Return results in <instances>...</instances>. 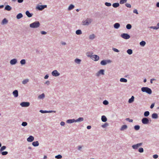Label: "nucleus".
Segmentation results:
<instances>
[{"instance_id": "nucleus-13", "label": "nucleus", "mask_w": 159, "mask_h": 159, "mask_svg": "<svg viewBox=\"0 0 159 159\" xmlns=\"http://www.w3.org/2000/svg\"><path fill=\"white\" fill-rule=\"evenodd\" d=\"M17 62V60L14 59L11 60L10 62V63L11 65H14Z\"/></svg>"}, {"instance_id": "nucleus-12", "label": "nucleus", "mask_w": 159, "mask_h": 159, "mask_svg": "<svg viewBox=\"0 0 159 159\" xmlns=\"http://www.w3.org/2000/svg\"><path fill=\"white\" fill-rule=\"evenodd\" d=\"M34 137L33 136H30L27 138V140L28 142H31L34 140Z\"/></svg>"}, {"instance_id": "nucleus-26", "label": "nucleus", "mask_w": 159, "mask_h": 159, "mask_svg": "<svg viewBox=\"0 0 159 159\" xmlns=\"http://www.w3.org/2000/svg\"><path fill=\"white\" fill-rule=\"evenodd\" d=\"M112 6L114 7H117L119 6V4L118 3H115L113 4Z\"/></svg>"}, {"instance_id": "nucleus-47", "label": "nucleus", "mask_w": 159, "mask_h": 159, "mask_svg": "<svg viewBox=\"0 0 159 159\" xmlns=\"http://www.w3.org/2000/svg\"><path fill=\"white\" fill-rule=\"evenodd\" d=\"M139 151L140 152H143V148H140L139 149Z\"/></svg>"}, {"instance_id": "nucleus-55", "label": "nucleus", "mask_w": 159, "mask_h": 159, "mask_svg": "<svg viewBox=\"0 0 159 159\" xmlns=\"http://www.w3.org/2000/svg\"><path fill=\"white\" fill-rule=\"evenodd\" d=\"M158 157V156L157 154L154 155L153 156V158L155 159L157 158Z\"/></svg>"}, {"instance_id": "nucleus-61", "label": "nucleus", "mask_w": 159, "mask_h": 159, "mask_svg": "<svg viewBox=\"0 0 159 159\" xmlns=\"http://www.w3.org/2000/svg\"><path fill=\"white\" fill-rule=\"evenodd\" d=\"M23 1V0H18L19 3H21Z\"/></svg>"}, {"instance_id": "nucleus-10", "label": "nucleus", "mask_w": 159, "mask_h": 159, "mask_svg": "<svg viewBox=\"0 0 159 159\" xmlns=\"http://www.w3.org/2000/svg\"><path fill=\"white\" fill-rule=\"evenodd\" d=\"M52 75L53 76H57L60 75L57 70H54L52 72Z\"/></svg>"}, {"instance_id": "nucleus-8", "label": "nucleus", "mask_w": 159, "mask_h": 159, "mask_svg": "<svg viewBox=\"0 0 159 159\" xmlns=\"http://www.w3.org/2000/svg\"><path fill=\"white\" fill-rule=\"evenodd\" d=\"M20 105L22 107H27L30 105V103L29 102H23L20 103Z\"/></svg>"}, {"instance_id": "nucleus-45", "label": "nucleus", "mask_w": 159, "mask_h": 159, "mask_svg": "<svg viewBox=\"0 0 159 159\" xmlns=\"http://www.w3.org/2000/svg\"><path fill=\"white\" fill-rule=\"evenodd\" d=\"M104 70H100V71L98 72V73L99 74H101L102 75H104Z\"/></svg>"}, {"instance_id": "nucleus-62", "label": "nucleus", "mask_w": 159, "mask_h": 159, "mask_svg": "<svg viewBox=\"0 0 159 159\" xmlns=\"http://www.w3.org/2000/svg\"><path fill=\"white\" fill-rule=\"evenodd\" d=\"M48 75H46L45 76L44 78L45 79H48Z\"/></svg>"}, {"instance_id": "nucleus-35", "label": "nucleus", "mask_w": 159, "mask_h": 159, "mask_svg": "<svg viewBox=\"0 0 159 159\" xmlns=\"http://www.w3.org/2000/svg\"><path fill=\"white\" fill-rule=\"evenodd\" d=\"M149 115V112L148 111H146L144 113V116H147Z\"/></svg>"}, {"instance_id": "nucleus-1", "label": "nucleus", "mask_w": 159, "mask_h": 159, "mask_svg": "<svg viewBox=\"0 0 159 159\" xmlns=\"http://www.w3.org/2000/svg\"><path fill=\"white\" fill-rule=\"evenodd\" d=\"M141 90L143 92H145L149 94H151L152 93L151 89L148 87H142L141 88Z\"/></svg>"}, {"instance_id": "nucleus-42", "label": "nucleus", "mask_w": 159, "mask_h": 159, "mask_svg": "<svg viewBox=\"0 0 159 159\" xmlns=\"http://www.w3.org/2000/svg\"><path fill=\"white\" fill-rule=\"evenodd\" d=\"M80 61L81 60L78 59H76L75 60V62L77 63H80Z\"/></svg>"}, {"instance_id": "nucleus-63", "label": "nucleus", "mask_w": 159, "mask_h": 159, "mask_svg": "<svg viewBox=\"0 0 159 159\" xmlns=\"http://www.w3.org/2000/svg\"><path fill=\"white\" fill-rule=\"evenodd\" d=\"M91 126H90V125H89V126H87V129H90L91 128Z\"/></svg>"}, {"instance_id": "nucleus-2", "label": "nucleus", "mask_w": 159, "mask_h": 159, "mask_svg": "<svg viewBox=\"0 0 159 159\" xmlns=\"http://www.w3.org/2000/svg\"><path fill=\"white\" fill-rule=\"evenodd\" d=\"M40 23L39 21L35 22L30 25V26L31 28H37L39 26Z\"/></svg>"}, {"instance_id": "nucleus-3", "label": "nucleus", "mask_w": 159, "mask_h": 159, "mask_svg": "<svg viewBox=\"0 0 159 159\" xmlns=\"http://www.w3.org/2000/svg\"><path fill=\"white\" fill-rule=\"evenodd\" d=\"M92 21V20L90 18H87L85 20L82 21V24L84 25H88Z\"/></svg>"}, {"instance_id": "nucleus-22", "label": "nucleus", "mask_w": 159, "mask_h": 159, "mask_svg": "<svg viewBox=\"0 0 159 159\" xmlns=\"http://www.w3.org/2000/svg\"><path fill=\"white\" fill-rule=\"evenodd\" d=\"M120 26V24L118 23H116L114 25V27L116 29L118 28Z\"/></svg>"}, {"instance_id": "nucleus-27", "label": "nucleus", "mask_w": 159, "mask_h": 159, "mask_svg": "<svg viewBox=\"0 0 159 159\" xmlns=\"http://www.w3.org/2000/svg\"><path fill=\"white\" fill-rule=\"evenodd\" d=\"M120 81L121 82H126L127 80L125 79L121 78L120 79Z\"/></svg>"}, {"instance_id": "nucleus-46", "label": "nucleus", "mask_w": 159, "mask_h": 159, "mask_svg": "<svg viewBox=\"0 0 159 159\" xmlns=\"http://www.w3.org/2000/svg\"><path fill=\"white\" fill-rule=\"evenodd\" d=\"M27 125V123L25 122H23L22 123V125L24 126H26Z\"/></svg>"}, {"instance_id": "nucleus-39", "label": "nucleus", "mask_w": 159, "mask_h": 159, "mask_svg": "<svg viewBox=\"0 0 159 159\" xmlns=\"http://www.w3.org/2000/svg\"><path fill=\"white\" fill-rule=\"evenodd\" d=\"M134 128L135 130H138L139 129L140 126L138 125H135L134 126Z\"/></svg>"}, {"instance_id": "nucleus-19", "label": "nucleus", "mask_w": 159, "mask_h": 159, "mask_svg": "<svg viewBox=\"0 0 159 159\" xmlns=\"http://www.w3.org/2000/svg\"><path fill=\"white\" fill-rule=\"evenodd\" d=\"M25 14L26 15L29 17H30L32 16V14L30 13L29 11H26Z\"/></svg>"}, {"instance_id": "nucleus-28", "label": "nucleus", "mask_w": 159, "mask_h": 159, "mask_svg": "<svg viewBox=\"0 0 159 159\" xmlns=\"http://www.w3.org/2000/svg\"><path fill=\"white\" fill-rule=\"evenodd\" d=\"M44 97V93H42L39 96L38 98L39 99H43Z\"/></svg>"}, {"instance_id": "nucleus-53", "label": "nucleus", "mask_w": 159, "mask_h": 159, "mask_svg": "<svg viewBox=\"0 0 159 159\" xmlns=\"http://www.w3.org/2000/svg\"><path fill=\"white\" fill-rule=\"evenodd\" d=\"M113 50L114 51L116 52H118L119 51L117 49L115 48H113Z\"/></svg>"}, {"instance_id": "nucleus-64", "label": "nucleus", "mask_w": 159, "mask_h": 159, "mask_svg": "<svg viewBox=\"0 0 159 159\" xmlns=\"http://www.w3.org/2000/svg\"><path fill=\"white\" fill-rule=\"evenodd\" d=\"M157 7H159V2H157Z\"/></svg>"}, {"instance_id": "nucleus-50", "label": "nucleus", "mask_w": 159, "mask_h": 159, "mask_svg": "<svg viewBox=\"0 0 159 159\" xmlns=\"http://www.w3.org/2000/svg\"><path fill=\"white\" fill-rule=\"evenodd\" d=\"M103 104L105 105H107L108 104V102L107 101L105 100L103 102Z\"/></svg>"}, {"instance_id": "nucleus-44", "label": "nucleus", "mask_w": 159, "mask_h": 159, "mask_svg": "<svg viewBox=\"0 0 159 159\" xmlns=\"http://www.w3.org/2000/svg\"><path fill=\"white\" fill-rule=\"evenodd\" d=\"M108 125V124L107 123H105L104 125H102V127L104 128L107 127Z\"/></svg>"}, {"instance_id": "nucleus-15", "label": "nucleus", "mask_w": 159, "mask_h": 159, "mask_svg": "<svg viewBox=\"0 0 159 159\" xmlns=\"http://www.w3.org/2000/svg\"><path fill=\"white\" fill-rule=\"evenodd\" d=\"M134 96H132L131 97V98H130L129 99V101H128L129 103H131L133 102L134 101Z\"/></svg>"}, {"instance_id": "nucleus-41", "label": "nucleus", "mask_w": 159, "mask_h": 159, "mask_svg": "<svg viewBox=\"0 0 159 159\" xmlns=\"http://www.w3.org/2000/svg\"><path fill=\"white\" fill-rule=\"evenodd\" d=\"M20 63L22 65L24 64L25 63V61L24 59H22L20 61Z\"/></svg>"}, {"instance_id": "nucleus-54", "label": "nucleus", "mask_w": 159, "mask_h": 159, "mask_svg": "<svg viewBox=\"0 0 159 159\" xmlns=\"http://www.w3.org/2000/svg\"><path fill=\"white\" fill-rule=\"evenodd\" d=\"M151 28H152L154 29H155V30H157L158 29V28H157V27L156 26H152V27H151Z\"/></svg>"}, {"instance_id": "nucleus-25", "label": "nucleus", "mask_w": 159, "mask_h": 159, "mask_svg": "<svg viewBox=\"0 0 159 159\" xmlns=\"http://www.w3.org/2000/svg\"><path fill=\"white\" fill-rule=\"evenodd\" d=\"M152 117L155 119L157 118H158L157 115L156 113H153L152 115Z\"/></svg>"}, {"instance_id": "nucleus-17", "label": "nucleus", "mask_w": 159, "mask_h": 159, "mask_svg": "<svg viewBox=\"0 0 159 159\" xmlns=\"http://www.w3.org/2000/svg\"><path fill=\"white\" fill-rule=\"evenodd\" d=\"M102 120L104 122H105L107 121V118L104 116H102L101 118Z\"/></svg>"}, {"instance_id": "nucleus-60", "label": "nucleus", "mask_w": 159, "mask_h": 159, "mask_svg": "<svg viewBox=\"0 0 159 159\" xmlns=\"http://www.w3.org/2000/svg\"><path fill=\"white\" fill-rule=\"evenodd\" d=\"M65 123L64 122H61L60 124L61 126H64L65 125Z\"/></svg>"}, {"instance_id": "nucleus-31", "label": "nucleus", "mask_w": 159, "mask_h": 159, "mask_svg": "<svg viewBox=\"0 0 159 159\" xmlns=\"http://www.w3.org/2000/svg\"><path fill=\"white\" fill-rule=\"evenodd\" d=\"M127 52L128 54L130 55L132 53V50L131 49H129L127 50Z\"/></svg>"}, {"instance_id": "nucleus-7", "label": "nucleus", "mask_w": 159, "mask_h": 159, "mask_svg": "<svg viewBox=\"0 0 159 159\" xmlns=\"http://www.w3.org/2000/svg\"><path fill=\"white\" fill-rule=\"evenodd\" d=\"M142 144V143H138L132 146V148L134 149H137L138 148L141 146Z\"/></svg>"}, {"instance_id": "nucleus-57", "label": "nucleus", "mask_w": 159, "mask_h": 159, "mask_svg": "<svg viewBox=\"0 0 159 159\" xmlns=\"http://www.w3.org/2000/svg\"><path fill=\"white\" fill-rule=\"evenodd\" d=\"M133 12L137 14H138L137 10L136 9H134L133 11Z\"/></svg>"}, {"instance_id": "nucleus-6", "label": "nucleus", "mask_w": 159, "mask_h": 159, "mask_svg": "<svg viewBox=\"0 0 159 159\" xmlns=\"http://www.w3.org/2000/svg\"><path fill=\"white\" fill-rule=\"evenodd\" d=\"M121 37L125 39H128L130 37V36L127 34H123L121 35Z\"/></svg>"}, {"instance_id": "nucleus-29", "label": "nucleus", "mask_w": 159, "mask_h": 159, "mask_svg": "<svg viewBox=\"0 0 159 159\" xmlns=\"http://www.w3.org/2000/svg\"><path fill=\"white\" fill-rule=\"evenodd\" d=\"M74 6L72 4H71L69 6L68 9L69 10H71L72 9H73L74 8Z\"/></svg>"}, {"instance_id": "nucleus-18", "label": "nucleus", "mask_w": 159, "mask_h": 159, "mask_svg": "<svg viewBox=\"0 0 159 159\" xmlns=\"http://www.w3.org/2000/svg\"><path fill=\"white\" fill-rule=\"evenodd\" d=\"M5 9L8 11H10L11 9V7L9 5H7L5 7Z\"/></svg>"}, {"instance_id": "nucleus-20", "label": "nucleus", "mask_w": 159, "mask_h": 159, "mask_svg": "<svg viewBox=\"0 0 159 159\" xmlns=\"http://www.w3.org/2000/svg\"><path fill=\"white\" fill-rule=\"evenodd\" d=\"M75 121L74 119H69L67 120L66 122L68 123H71Z\"/></svg>"}, {"instance_id": "nucleus-5", "label": "nucleus", "mask_w": 159, "mask_h": 159, "mask_svg": "<svg viewBox=\"0 0 159 159\" xmlns=\"http://www.w3.org/2000/svg\"><path fill=\"white\" fill-rule=\"evenodd\" d=\"M90 57L92 59L95 61H98L99 59V56L96 55H94L91 56Z\"/></svg>"}, {"instance_id": "nucleus-16", "label": "nucleus", "mask_w": 159, "mask_h": 159, "mask_svg": "<svg viewBox=\"0 0 159 159\" xmlns=\"http://www.w3.org/2000/svg\"><path fill=\"white\" fill-rule=\"evenodd\" d=\"M32 145L35 147L39 145V143L38 141H34L32 143Z\"/></svg>"}, {"instance_id": "nucleus-34", "label": "nucleus", "mask_w": 159, "mask_h": 159, "mask_svg": "<svg viewBox=\"0 0 159 159\" xmlns=\"http://www.w3.org/2000/svg\"><path fill=\"white\" fill-rule=\"evenodd\" d=\"M146 44V43L144 41H142L140 43V45L142 46H144Z\"/></svg>"}, {"instance_id": "nucleus-51", "label": "nucleus", "mask_w": 159, "mask_h": 159, "mask_svg": "<svg viewBox=\"0 0 159 159\" xmlns=\"http://www.w3.org/2000/svg\"><path fill=\"white\" fill-rule=\"evenodd\" d=\"M83 120V118L82 117H80L77 119L76 121H82Z\"/></svg>"}, {"instance_id": "nucleus-58", "label": "nucleus", "mask_w": 159, "mask_h": 159, "mask_svg": "<svg viewBox=\"0 0 159 159\" xmlns=\"http://www.w3.org/2000/svg\"><path fill=\"white\" fill-rule=\"evenodd\" d=\"M41 33L42 34H46V32L44 31H42L41 32Z\"/></svg>"}, {"instance_id": "nucleus-30", "label": "nucleus", "mask_w": 159, "mask_h": 159, "mask_svg": "<svg viewBox=\"0 0 159 159\" xmlns=\"http://www.w3.org/2000/svg\"><path fill=\"white\" fill-rule=\"evenodd\" d=\"M76 33L78 35L80 34H82V32L80 30H78L76 31Z\"/></svg>"}, {"instance_id": "nucleus-14", "label": "nucleus", "mask_w": 159, "mask_h": 159, "mask_svg": "<svg viewBox=\"0 0 159 159\" xmlns=\"http://www.w3.org/2000/svg\"><path fill=\"white\" fill-rule=\"evenodd\" d=\"M13 95L15 97H16L18 96V92L17 90H15L13 92Z\"/></svg>"}, {"instance_id": "nucleus-36", "label": "nucleus", "mask_w": 159, "mask_h": 159, "mask_svg": "<svg viewBox=\"0 0 159 159\" xmlns=\"http://www.w3.org/2000/svg\"><path fill=\"white\" fill-rule=\"evenodd\" d=\"M127 0H120V4H123L127 2Z\"/></svg>"}, {"instance_id": "nucleus-40", "label": "nucleus", "mask_w": 159, "mask_h": 159, "mask_svg": "<svg viewBox=\"0 0 159 159\" xmlns=\"http://www.w3.org/2000/svg\"><path fill=\"white\" fill-rule=\"evenodd\" d=\"M55 157L57 159H61L62 157L61 155H58L56 156Z\"/></svg>"}, {"instance_id": "nucleus-24", "label": "nucleus", "mask_w": 159, "mask_h": 159, "mask_svg": "<svg viewBox=\"0 0 159 159\" xmlns=\"http://www.w3.org/2000/svg\"><path fill=\"white\" fill-rule=\"evenodd\" d=\"M40 112L42 113H51L52 112V111H43L42 110H40Z\"/></svg>"}, {"instance_id": "nucleus-33", "label": "nucleus", "mask_w": 159, "mask_h": 159, "mask_svg": "<svg viewBox=\"0 0 159 159\" xmlns=\"http://www.w3.org/2000/svg\"><path fill=\"white\" fill-rule=\"evenodd\" d=\"M95 37V36L94 34H92L89 36V38L90 39H93Z\"/></svg>"}, {"instance_id": "nucleus-49", "label": "nucleus", "mask_w": 159, "mask_h": 159, "mask_svg": "<svg viewBox=\"0 0 159 159\" xmlns=\"http://www.w3.org/2000/svg\"><path fill=\"white\" fill-rule=\"evenodd\" d=\"M8 153V152L7 151L2 152V155H6Z\"/></svg>"}, {"instance_id": "nucleus-11", "label": "nucleus", "mask_w": 159, "mask_h": 159, "mask_svg": "<svg viewBox=\"0 0 159 159\" xmlns=\"http://www.w3.org/2000/svg\"><path fill=\"white\" fill-rule=\"evenodd\" d=\"M47 6L46 5H39L38 7V9L39 10H42L45 8H46Z\"/></svg>"}, {"instance_id": "nucleus-37", "label": "nucleus", "mask_w": 159, "mask_h": 159, "mask_svg": "<svg viewBox=\"0 0 159 159\" xmlns=\"http://www.w3.org/2000/svg\"><path fill=\"white\" fill-rule=\"evenodd\" d=\"M7 22V20L6 18L3 19L2 21V23L3 24H6Z\"/></svg>"}, {"instance_id": "nucleus-59", "label": "nucleus", "mask_w": 159, "mask_h": 159, "mask_svg": "<svg viewBox=\"0 0 159 159\" xmlns=\"http://www.w3.org/2000/svg\"><path fill=\"white\" fill-rule=\"evenodd\" d=\"M154 103H152L151 106H150V108L151 109L153 108L154 107Z\"/></svg>"}, {"instance_id": "nucleus-56", "label": "nucleus", "mask_w": 159, "mask_h": 159, "mask_svg": "<svg viewBox=\"0 0 159 159\" xmlns=\"http://www.w3.org/2000/svg\"><path fill=\"white\" fill-rule=\"evenodd\" d=\"M126 120H129V122H133V120H130L129 118H127L126 119Z\"/></svg>"}, {"instance_id": "nucleus-38", "label": "nucleus", "mask_w": 159, "mask_h": 159, "mask_svg": "<svg viewBox=\"0 0 159 159\" xmlns=\"http://www.w3.org/2000/svg\"><path fill=\"white\" fill-rule=\"evenodd\" d=\"M126 27L128 29H130L131 28L132 26L130 24H128L126 25Z\"/></svg>"}, {"instance_id": "nucleus-48", "label": "nucleus", "mask_w": 159, "mask_h": 159, "mask_svg": "<svg viewBox=\"0 0 159 159\" xmlns=\"http://www.w3.org/2000/svg\"><path fill=\"white\" fill-rule=\"evenodd\" d=\"M105 5L108 7H109L111 6V4L110 3L106 2L105 3Z\"/></svg>"}, {"instance_id": "nucleus-52", "label": "nucleus", "mask_w": 159, "mask_h": 159, "mask_svg": "<svg viewBox=\"0 0 159 159\" xmlns=\"http://www.w3.org/2000/svg\"><path fill=\"white\" fill-rule=\"evenodd\" d=\"M125 6L128 7L130 8L131 7V5L130 4L126 3L125 4Z\"/></svg>"}, {"instance_id": "nucleus-21", "label": "nucleus", "mask_w": 159, "mask_h": 159, "mask_svg": "<svg viewBox=\"0 0 159 159\" xmlns=\"http://www.w3.org/2000/svg\"><path fill=\"white\" fill-rule=\"evenodd\" d=\"M29 81V80L28 79H25L22 82V83L24 84H27Z\"/></svg>"}, {"instance_id": "nucleus-23", "label": "nucleus", "mask_w": 159, "mask_h": 159, "mask_svg": "<svg viewBox=\"0 0 159 159\" xmlns=\"http://www.w3.org/2000/svg\"><path fill=\"white\" fill-rule=\"evenodd\" d=\"M23 17V15L21 13L18 14L16 16V18L17 19H20Z\"/></svg>"}, {"instance_id": "nucleus-4", "label": "nucleus", "mask_w": 159, "mask_h": 159, "mask_svg": "<svg viewBox=\"0 0 159 159\" xmlns=\"http://www.w3.org/2000/svg\"><path fill=\"white\" fill-rule=\"evenodd\" d=\"M110 60H103L101 62V64L102 65H106L107 63H110L111 62Z\"/></svg>"}, {"instance_id": "nucleus-9", "label": "nucleus", "mask_w": 159, "mask_h": 159, "mask_svg": "<svg viewBox=\"0 0 159 159\" xmlns=\"http://www.w3.org/2000/svg\"><path fill=\"white\" fill-rule=\"evenodd\" d=\"M142 122L144 124H148L149 122V120L146 118H143L142 120Z\"/></svg>"}, {"instance_id": "nucleus-32", "label": "nucleus", "mask_w": 159, "mask_h": 159, "mask_svg": "<svg viewBox=\"0 0 159 159\" xmlns=\"http://www.w3.org/2000/svg\"><path fill=\"white\" fill-rule=\"evenodd\" d=\"M127 126L126 125H123L122 126V127H121V128L120 130H124V129H126V128H127Z\"/></svg>"}, {"instance_id": "nucleus-43", "label": "nucleus", "mask_w": 159, "mask_h": 159, "mask_svg": "<svg viewBox=\"0 0 159 159\" xmlns=\"http://www.w3.org/2000/svg\"><path fill=\"white\" fill-rule=\"evenodd\" d=\"M6 148V147L5 146H2L1 148L0 151H3V150H5Z\"/></svg>"}]
</instances>
